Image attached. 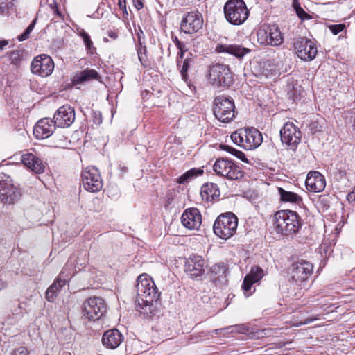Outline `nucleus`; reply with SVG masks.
Listing matches in <instances>:
<instances>
[{"label": "nucleus", "mask_w": 355, "mask_h": 355, "mask_svg": "<svg viewBox=\"0 0 355 355\" xmlns=\"http://www.w3.org/2000/svg\"><path fill=\"white\" fill-rule=\"evenodd\" d=\"M99 78V75L95 69H85L73 77V83L76 85L93 79L98 80Z\"/></svg>", "instance_id": "c85d7f7f"}, {"label": "nucleus", "mask_w": 355, "mask_h": 355, "mask_svg": "<svg viewBox=\"0 0 355 355\" xmlns=\"http://www.w3.org/2000/svg\"><path fill=\"white\" fill-rule=\"evenodd\" d=\"M75 120L74 110L69 105L60 107L53 116V122L56 126L60 128L70 126Z\"/></svg>", "instance_id": "f3484780"}, {"label": "nucleus", "mask_w": 355, "mask_h": 355, "mask_svg": "<svg viewBox=\"0 0 355 355\" xmlns=\"http://www.w3.org/2000/svg\"><path fill=\"white\" fill-rule=\"evenodd\" d=\"M19 57V55L18 53H15V52L12 53L10 55V59L12 60V62L17 63Z\"/></svg>", "instance_id": "3c124183"}, {"label": "nucleus", "mask_w": 355, "mask_h": 355, "mask_svg": "<svg viewBox=\"0 0 355 355\" xmlns=\"http://www.w3.org/2000/svg\"><path fill=\"white\" fill-rule=\"evenodd\" d=\"M11 355H28V352L26 347H20L15 349Z\"/></svg>", "instance_id": "c03bdc74"}, {"label": "nucleus", "mask_w": 355, "mask_h": 355, "mask_svg": "<svg viewBox=\"0 0 355 355\" xmlns=\"http://www.w3.org/2000/svg\"><path fill=\"white\" fill-rule=\"evenodd\" d=\"M215 51L218 53H228L240 59L243 58L251 51L239 44H218L216 46Z\"/></svg>", "instance_id": "b1692460"}, {"label": "nucleus", "mask_w": 355, "mask_h": 355, "mask_svg": "<svg viewBox=\"0 0 355 355\" xmlns=\"http://www.w3.org/2000/svg\"><path fill=\"white\" fill-rule=\"evenodd\" d=\"M227 268L224 263H217L212 266L210 278L216 284H225L227 282Z\"/></svg>", "instance_id": "cd10ccee"}, {"label": "nucleus", "mask_w": 355, "mask_h": 355, "mask_svg": "<svg viewBox=\"0 0 355 355\" xmlns=\"http://www.w3.org/2000/svg\"><path fill=\"white\" fill-rule=\"evenodd\" d=\"M313 265L305 260L301 259L293 263L290 269L291 279L299 286L311 276Z\"/></svg>", "instance_id": "f8f14e48"}, {"label": "nucleus", "mask_w": 355, "mask_h": 355, "mask_svg": "<svg viewBox=\"0 0 355 355\" xmlns=\"http://www.w3.org/2000/svg\"><path fill=\"white\" fill-rule=\"evenodd\" d=\"M204 171L202 169L196 168H191L187 171L186 173H184L183 175H182L178 178V182L180 184H185L188 182L191 178L200 176L202 175Z\"/></svg>", "instance_id": "7c9ffc66"}, {"label": "nucleus", "mask_w": 355, "mask_h": 355, "mask_svg": "<svg viewBox=\"0 0 355 355\" xmlns=\"http://www.w3.org/2000/svg\"><path fill=\"white\" fill-rule=\"evenodd\" d=\"M20 190L13 184L3 183L0 187V200L4 204H14L21 197Z\"/></svg>", "instance_id": "aec40b11"}, {"label": "nucleus", "mask_w": 355, "mask_h": 355, "mask_svg": "<svg viewBox=\"0 0 355 355\" xmlns=\"http://www.w3.org/2000/svg\"><path fill=\"white\" fill-rule=\"evenodd\" d=\"M280 137L283 144L295 148L300 141L302 134L293 123H286L280 130Z\"/></svg>", "instance_id": "dca6fc26"}, {"label": "nucleus", "mask_w": 355, "mask_h": 355, "mask_svg": "<svg viewBox=\"0 0 355 355\" xmlns=\"http://www.w3.org/2000/svg\"><path fill=\"white\" fill-rule=\"evenodd\" d=\"M234 103L225 96L215 98L214 101V114L215 117L223 123H228L234 117Z\"/></svg>", "instance_id": "0eeeda50"}, {"label": "nucleus", "mask_w": 355, "mask_h": 355, "mask_svg": "<svg viewBox=\"0 0 355 355\" xmlns=\"http://www.w3.org/2000/svg\"><path fill=\"white\" fill-rule=\"evenodd\" d=\"M53 13L56 14L58 16H59L61 18L62 17L61 12L59 11V10L58 8V6H55V10L53 11Z\"/></svg>", "instance_id": "4d7b16f0"}, {"label": "nucleus", "mask_w": 355, "mask_h": 355, "mask_svg": "<svg viewBox=\"0 0 355 355\" xmlns=\"http://www.w3.org/2000/svg\"><path fill=\"white\" fill-rule=\"evenodd\" d=\"M344 28H345L344 24H336V25H331L329 26V29L334 35L338 34L340 32H341L343 30Z\"/></svg>", "instance_id": "37998d69"}, {"label": "nucleus", "mask_w": 355, "mask_h": 355, "mask_svg": "<svg viewBox=\"0 0 355 355\" xmlns=\"http://www.w3.org/2000/svg\"><path fill=\"white\" fill-rule=\"evenodd\" d=\"M293 7L295 10L297 15L302 20L305 19H311L310 15L307 14L304 9L300 6V2L298 0H293Z\"/></svg>", "instance_id": "f704fd0d"}, {"label": "nucleus", "mask_w": 355, "mask_h": 355, "mask_svg": "<svg viewBox=\"0 0 355 355\" xmlns=\"http://www.w3.org/2000/svg\"><path fill=\"white\" fill-rule=\"evenodd\" d=\"M18 309H21V306H20V304H19Z\"/></svg>", "instance_id": "680f3d73"}, {"label": "nucleus", "mask_w": 355, "mask_h": 355, "mask_svg": "<svg viewBox=\"0 0 355 355\" xmlns=\"http://www.w3.org/2000/svg\"><path fill=\"white\" fill-rule=\"evenodd\" d=\"M55 126L53 119L50 118L42 119L35 124L33 134L37 139L48 138L53 133Z\"/></svg>", "instance_id": "a211bd4d"}, {"label": "nucleus", "mask_w": 355, "mask_h": 355, "mask_svg": "<svg viewBox=\"0 0 355 355\" xmlns=\"http://www.w3.org/2000/svg\"><path fill=\"white\" fill-rule=\"evenodd\" d=\"M181 221L189 230H198L202 222L201 214L196 208L187 209L182 214Z\"/></svg>", "instance_id": "6ab92c4d"}, {"label": "nucleus", "mask_w": 355, "mask_h": 355, "mask_svg": "<svg viewBox=\"0 0 355 355\" xmlns=\"http://www.w3.org/2000/svg\"><path fill=\"white\" fill-rule=\"evenodd\" d=\"M263 276V270L259 266H253L251 268L249 274L246 275L247 277L251 279L255 283L259 282Z\"/></svg>", "instance_id": "473e14b6"}, {"label": "nucleus", "mask_w": 355, "mask_h": 355, "mask_svg": "<svg viewBox=\"0 0 355 355\" xmlns=\"http://www.w3.org/2000/svg\"><path fill=\"white\" fill-rule=\"evenodd\" d=\"M185 270L191 277H198L205 272V260L200 256L190 257L185 263Z\"/></svg>", "instance_id": "4be33fe9"}, {"label": "nucleus", "mask_w": 355, "mask_h": 355, "mask_svg": "<svg viewBox=\"0 0 355 355\" xmlns=\"http://www.w3.org/2000/svg\"><path fill=\"white\" fill-rule=\"evenodd\" d=\"M223 10L225 19L233 25L243 24L249 16V10L243 0H228Z\"/></svg>", "instance_id": "7ed1b4c3"}, {"label": "nucleus", "mask_w": 355, "mask_h": 355, "mask_svg": "<svg viewBox=\"0 0 355 355\" xmlns=\"http://www.w3.org/2000/svg\"><path fill=\"white\" fill-rule=\"evenodd\" d=\"M247 128L239 129L233 132L230 137L232 141L236 145L241 147V144H244L245 139L246 138Z\"/></svg>", "instance_id": "2f4dec72"}, {"label": "nucleus", "mask_w": 355, "mask_h": 355, "mask_svg": "<svg viewBox=\"0 0 355 355\" xmlns=\"http://www.w3.org/2000/svg\"><path fill=\"white\" fill-rule=\"evenodd\" d=\"M123 340V336L116 329L106 331L102 337V343L104 346L109 349H116L119 346Z\"/></svg>", "instance_id": "a878e982"}, {"label": "nucleus", "mask_w": 355, "mask_h": 355, "mask_svg": "<svg viewBox=\"0 0 355 355\" xmlns=\"http://www.w3.org/2000/svg\"><path fill=\"white\" fill-rule=\"evenodd\" d=\"M190 60L187 58L182 61V64H181L180 61H178V66L180 69V72L181 73L182 78L184 80H187V71L189 67Z\"/></svg>", "instance_id": "c9c22d12"}, {"label": "nucleus", "mask_w": 355, "mask_h": 355, "mask_svg": "<svg viewBox=\"0 0 355 355\" xmlns=\"http://www.w3.org/2000/svg\"><path fill=\"white\" fill-rule=\"evenodd\" d=\"M4 286L3 282L0 280V290Z\"/></svg>", "instance_id": "052dcab7"}, {"label": "nucleus", "mask_w": 355, "mask_h": 355, "mask_svg": "<svg viewBox=\"0 0 355 355\" xmlns=\"http://www.w3.org/2000/svg\"><path fill=\"white\" fill-rule=\"evenodd\" d=\"M238 218L232 212L220 214L215 220L213 230L216 235L227 240L232 237L236 231Z\"/></svg>", "instance_id": "20e7f679"}, {"label": "nucleus", "mask_w": 355, "mask_h": 355, "mask_svg": "<svg viewBox=\"0 0 355 355\" xmlns=\"http://www.w3.org/2000/svg\"><path fill=\"white\" fill-rule=\"evenodd\" d=\"M136 292L137 311L148 318L154 316L157 312L160 293L153 280L146 274L140 275L137 278Z\"/></svg>", "instance_id": "f257e3e1"}, {"label": "nucleus", "mask_w": 355, "mask_h": 355, "mask_svg": "<svg viewBox=\"0 0 355 355\" xmlns=\"http://www.w3.org/2000/svg\"><path fill=\"white\" fill-rule=\"evenodd\" d=\"M203 19L198 12H188L180 23V30L186 34H193L202 28Z\"/></svg>", "instance_id": "2eb2a0df"}, {"label": "nucleus", "mask_w": 355, "mask_h": 355, "mask_svg": "<svg viewBox=\"0 0 355 355\" xmlns=\"http://www.w3.org/2000/svg\"><path fill=\"white\" fill-rule=\"evenodd\" d=\"M171 38L177 47L181 46V44L184 43L183 42L180 41L177 36L172 35Z\"/></svg>", "instance_id": "603ef678"}, {"label": "nucleus", "mask_w": 355, "mask_h": 355, "mask_svg": "<svg viewBox=\"0 0 355 355\" xmlns=\"http://www.w3.org/2000/svg\"><path fill=\"white\" fill-rule=\"evenodd\" d=\"M53 139L56 147H63L67 141V137L60 134H55Z\"/></svg>", "instance_id": "58836bf2"}, {"label": "nucleus", "mask_w": 355, "mask_h": 355, "mask_svg": "<svg viewBox=\"0 0 355 355\" xmlns=\"http://www.w3.org/2000/svg\"><path fill=\"white\" fill-rule=\"evenodd\" d=\"M263 141L261 133L256 128H247L246 138L241 147L245 150H252L259 146Z\"/></svg>", "instance_id": "393cba45"}, {"label": "nucleus", "mask_w": 355, "mask_h": 355, "mask_svg": "<svg viewBox=\"0 0 355 355\" xmlns=\"http://www.w3.org/2000/svg\"><path fill=\"white\" fill-rule=\"evenodd\" d=\"M134 6L137 10H140L143 8L144 4L141 0H132Z\"/></svg>", "instance_id": "8fccbe9b"}, {"label": "nucleus", "mask_w": 355, "mask_h": 355, "mask_svg": "<svg viewBox=\"0 0 355 355\" xmlns=\"http://www.w3.org/2000/svg\"><path fill=\"white\" fill-rule=\"evenodd\" d=\"M221 147L224 150L234 155L235 157H236L238 159H241L243 162H246V163L248 162L247 158L245 157V154L243 152H241L239 150H236V149L234 148L233 147H231L228 145H222Z\"/></svg>", "instance_id": "72a5a7b5"}, {"label": "nucleus", "mask_w": 355, "mask_h": 355, "mask_svg": "<svg viewBox=\"0 0 355 355\" xmlns=\"http://www.w3.org/2000/svg\"><path fill=\"white\" fill-rule=\"evenodd\" d=\"M254 283L255 282H252V280L251 279H249L246 276L245 277V278L243 279L242 288H243L244 293L246 296L249 295L248 292H249L250 291L252 284Z\"/></svg>", "instance_id": "ea45409f"}, {"label": "nucleus", "mask_w": 355, "mask_h": 355, "mask_svg": "<svg viewBox=\"0 0 355 355\" xmlns=\"http://www.w3.org/2000/svg\"><path fill=\"white\" fill-rule=\"evenodd\" d=\"M82 184L89 192L96 193L103 188V180L97 168L90 166L82 172Z\"/></svg>", "instance_id": "9d476101"}, {"label": "nucleus", "mask_w": 355, "mask_h": 355, "mask_svg": "<svg viewBox=\"0 0 355 355\" xmlns=\"http://www.w3.org/2000/svg\"><path fill=\"white\" fill-rule=\"evenodd\" d=\"M305 184L309 191L319 193L324 189L326 180L320 173L318 171H311L307 175Z\"/></svg>", "instance_id": "412c9836"}, {"label": "nucleus", "mask_w": 355, "mask_h": 355, "mask_svg": "<svg viewBox=\"0 0 355 355\" xmlns=\"http://www.w3.org/2000/svg\"><path fill=\"white\" fill-rule=\"evenodd\" d=\"M177 48L179 49L180 52H183V53H185V52H186V51H187V50H188V49L186 48V44H185L184 43H182V44H181V46H178Z\"/></svg>", "instance_id": "864d4df0"}, {"label": "nucleus", "mask_w": 355, "mask_h": 355, "mask_svg": "<svg viewBox=\"0 0 355 355\" xmlns=\"http://www.w3.org/2000/svg\"><path fill=\"white\" fill-rule=\"evenodd\" d=\"M137 54H139L140 52L142 54L146 53V46L143 44L140 37L139 38V44H138V46L137 49Z\"/></svg>", "instance_id": "49530a36"}, {"label": "nucleus", "mask_w": 355, "mask_h": 355, "mask_svg": "<svg viewBox=\"0 0 355 355\" xmlns=\"http://www.w3.org/2000/svg\"><path fill=\"white\" fill-rule=\"evenodd\" d=\"M209 81L214 86L228 87L234 82L233 75L228 66L217 63L209 68Z\"/></svg>", "instance_id": "423d86ee"}, {"label": "nucleus", "mask_w": 355, "mask_h": 355, "mask_svg": "<svg viewBox=\"0 0 355 355\" xmlns=\"http://www.w3.org/2000/svg\"><path fill=\"white\" fill-rule=\"evenodd\" d=\"M108 36L114 40L117 38V34L114 31H110L108 33Z\"/></svg>", "instance_id": "6e6d98bb"}, {"label": "nucleus", "mask_w": 355, "mask_h": 355, "mask_svg": "<svg viewBox=\"0 0 355 355\" xmlns=\"http://www.w3.org/2000/svg\"><path fill=\"white\" fill-rule=\"evenodd\" d=\"M347 200L349 202H355V187L352 192L348 193Z\"/></svg>", "instance_id": "09e8293b"}, {"label": "nucleus", "mask_w": 355, "mask_h": 355, "mask_svg": "<svg viewBox=\"0 0 355 355\" xmlns=\"http://www.w3.org/2000/svg\"><path fill=\"white\" fill-rule=\"evenodd\" d=\"M214 172L219 176L230 180H238L243 177V171L241 167L232 160L219 158L213 165Z\"/></svg>", "instance_id": "39448f33"}, {"label": "nucleus", "mask_w": 355, "mask_h": 355, "mask_svg": "<svg viewBox=\"0 0 355 355\" xmlns=\"http://www.w3.org/2000/svg\"><path fill=\"white\" fill-rule=\"evenodd\" d=\"M294 49L297 57L304 61L313 60L318 53L315 42L303 37L297 40L294 42Z\"/></svg>", "instance_id": "9b49d317"}, {"label": "nucleus", "mask_w": 355, "mask_h": 355, "mask_svg": "<svg viewBox=\"0 0 355 355\" xmlns=\"http://www.w3.org/2000/svg\"><path fill=\"white\" fill-rule=\"evenodd\" d=\"M220 192L216 183L208 182L204 184L200 189V196L203 200L207 202L214 201L220 196Z\"/></svg>", "instance_id": "bb28decb"}, {"label": "nucleus", "mask_w": 355, "mask_h": 355, "mask_svg": "<svg viewBox=\"0 0 355 355\" xmlns=\"http://www.w3.org/2000/svg\"><path fill=\"white\" fill-rule=\"evenodd\" d=\"M32 73L42 77L50 76L54 69V62L52 58L42 54L35 57L31 66Z\"/></svg>", "instance_id": "ddd939ff"}, {"label": "nucleus", "mask_w": 355, "mask_h": 355, "mask_svg": "<svg viewBox=\"0 0 355 355\" xmlns=\"http://www.w3.org/2000/svg\"><path fill=\"white\" fill-rule=\"evenodd\" d=\"M22 164L28 169L40 174L44 171L45 166L42 160L32 153L26 152L21 155Z\"/></svg>", "instance_id": "5701e85b"}, {"label": "nucleus", "mask_w": 355, "mask_h": 355, "mask_svg": "<svg viewBox=\"0 0 355 355\" xmlns=\"http://www.w3.org/2000/svg\"><path fill=\"white\" fill-rule=\"evenodd\" d=\"M118 6L124 13L128 14L126 9V0H118Z\"/></svg>", "instance_id": "de8ad7c7"}, {"label": "nucleus", "mask_w": 355, "mask_h": 355, "mask_svg": "<svg viewBox=\"0 0 355 355\" xmlns=\"http://www.w3.org/2000/svg\"><path fill=\"white\" fill-rule=\"evenodd\" d=\"M37 22V18H35L32 22L29 24V26L26 28L24 32L17 36V39L19 41H24L29 38L31 33L33 31L35 24Z\"/></svg>", "instance_id": "e433bc0d"}, {"label": "nucleus", "mask_w": 355, "mask_h": 355, "mask_svg": "<svg viewBox=\"0 0 355 355\" xmlns=\"http://www.w3.org/2000/svg\"><path fill=\"white\" fill-rule=\"evenodd\" d=\"M258 42L263 45L279 46L283 42V37L276 25L264 24L257 33Z\"/></svg>", "instance_id": "1a4fd4ad"}, {"label": "nucleus", "mask_w": 355, "mask_h": 355, "mask_svg": "<svg viewBox=\"0 0 355 355\" xmlns=\"http://www.w3.org/2000/svg\"><path fill=\"white\" fill-rule=\"evenodd\" d=\"M278 193L280 196V200L284 202H291L300 205L302 202V198L297 193L286 191L282 187L278 188Z\"/></svg>", "instance_id": "c756f323"}, {"label": "nucleus", "mask_w": 355, "mask_h": 355, "mask_svg": "<svg viewBox=\"0 0 355 355\" xmlns=\"http://www.w3.org/2000/svg\"><path fill=\"white\" fill-rule=\"evenodd\" d=\"M72 267L73 263L67 262L60 272V276L48 288L45 297L49 302H53L58 291L66 284L69 276H71L70 270Z\"/></svg>", "instance_id": "4468645a"}, {"label": "nucleus", "mask_w": 355, "mask_h": 355, "mask_svg": "<svg viewBox=\"0 0 355 355\" xmlns=\"http://www.w3.org/2000/svg\"><path fill=\"white\" fill-rule=\"evenodd\" d=\"M138 55V58L142 66L146 67L148 66V62L147 59L146 53L142 54L141 52Z\"/></svg>", "instance_id": "a18cd8bd"}, {"label": "nucleus", "mask_w": 355, "mask_h": 355, "mask_svg": "<svg viewBox=\"0 0 355 355\" xmlns=\"http://www.w3.org/2000/svg\"><path fill=\"white\" fill-rule=\"evenodd\" d=\"M13 1L14 0H0V13L8 14L9 10L14 6Z\"/></svg>", "instance_id": "4c0bfd02"}, {"label": "nucleus", "mask_w": 355, "mask_h": 355, "mask_svg": "<svg viewBox=\"0 0 355 355\" xmlns=\"http://www.w3.org/2000/svg\"><path fill=\"white\" fill-rule=\"evenodd\" d=\"M106 311L105 302L100 297H90L84 302L83 305V316L90 321L101 319Z\"/></svg>", "instance_id": "6e6552de"}, {"label": "nucleus", "mask_w": 355, "mask_h": 355, "mask_svg": "<svg viewBox=\"0 0 355 355\" xmlns=\"http://www.w3.org/2000/svg\"><path fill=\"white\" fill-rule=\"evenodd\" d=\"M230 328L232 329V332L236 331L240 334H246L248 331V328L244 324L234 325L230 327Z\"/></svg>", "instance_id": "79ce46f5"}, {"label": "nucleus", "mask_w": 355, "mask_h": 355, "mask_svg": "<svg viewBox=\"0 0 355 355\" xmlns=\"http://www.w3.org/2000/svg\"><path fill=\"white\" fill-rule=\"evenodd\" d=\"M184 54V53H183V52H179L178 53V58H180V59H183Z\"/></svg>", "instance_id": "bf43d9fd"}, {"label": "nucleus", "mask_w": 355, "mask_h": 355, "mask_svg": "<svg viewBox=\"0 0 355 355\" xmlns=\"http://www.w3.org/2000/svg\"><path fill=\"white\" fill-rule=\"evenodd\" d=\"M274 225L279 233L288 236L299 231L302 222L297 212L292 210H280L275 214Z\"/></svg>", "instance_id": "f03ea898"}, {"label": "nucleus", "mask_w": 355, "mask_h": 355, "mask_svg": "<svg viewBox=\"0 0 355 355\" xmlns=\"http://www.w3.org/2000/svg\"><path fill=\"white\" fill-rule=\"evenodd\" d=\"M8 44L7 40H0V50L3 49Z\"/></svg>", "instance_id": "5fc2aeb1"}, {"label": "nucleus", "mask_w": 355, "mask_h": 355, "mask_svg": "<svg viewBox=\"0 0 355 355\" xmlns=\"http://www.w3.org/2000/svg\"><path fill=\"white\" fill-rule=\"evenodd\" d=\"M55 6H57V3L55 1H53L52 3L49 4V6L53 12L55 10Z\"/></svg>", "instance_id": "13d9d810"}, {"label": "nucleus", "mask_w": 355, "mask_h": 355, "mask_svg": "<svg viewBox=\"0 0 355 355\" xmlns=\"http://www.w3.org/2000/svg\"><path fill=\"white\" fill-rule=\"evenodd\" d=\"M80 35L81 36V37L83 38V41H84V43H85V45L87 48V49H91L92 46V44H93V42L90 39V36L88 35L87 33H86L85 31H83L80 33Z\"/></svg>", "instance_id": "a19ab883"}]
</instances>
